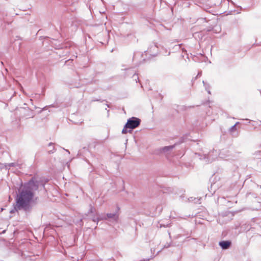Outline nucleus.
I'll list each match as a JSON object with an SVG mask.
<instances>
[{
  "label": "nucleus",
  "mask_w": 261,
  "mask_h": 261,
  "mask_svg": "<svg viewBox=\"0 0 261 261\" xmlns=\"http://www.w3.org/2000/svg\"><path fill=\"white\" fill-rule=\"evenodd\" d=\"M190 201H195L194 202L195 203H197L198 202V201L200 200V199H196L195 198H193V197H190V198L188 199Z\"/></svg>",
  "instance_id": "2eb2a0df"
},
{
  "label": "nucleus",
  "mask_w": 261,
  "mask_h": 261,
  "mask_svg": "<svg viewBox=\"0 0 261 261\" xmlns=\"http://www.w3.org/2000/svg\"><path fill=\"white\" fill-rule=\"evenodd\" d=\"M150 250L152 253L154 254L155 252V248L151 247Z\"/></svg>",
  "instance_id": "6ab92c4d"
},
{
  "label": "nucleus",
  "mask_w": 261,
  "mask_h": 261,
  "mask_svg": "<svg viewBox=\"0 0 261 261\" xmlns=\"http://www.w3.org/2000/svg\"><path fill=\"white\" fill-rule=\"evenodd\" d=\"M65 150H66V151H67V152H68V153H70V152L68 150L66 149Z\"/></svg>",
  "instance_id": "a878e982"
},
{
  "label": "nucleus",
  "mask_w": 261,
  "mask_h": 261,
  "mask_svg": "<svg viewBox=\"0 0 261 261\" xmlns=\"http://www.w3.org/2000/svg\"><path fill=\"white\" fill-rule=\"evenodd\" d=\"M140 123L141 120L137 117H132L129 118L122 130V133L125 134L127 132L130 133L132 129L137 127L140 124Z\"/></svg>",
  "instance_id": "f03ea898"
},
{
  "label": "nucleus",
  "mask_w": 261,
  "mask_h": 261,
  "mask_svg": "<svg viewBox=\"0 0 261 261\" xmlns=\"http://www.w3.org/2000/svg\"><path fill=\"white\" fill-rule=\"evenodd\" d=\"M17 165V164H16L15 163H9V164H7L6 165V167L7 168L10 169L12 167H15V166H16Z\"/></svg>",
  "instance_id": "f8f14e48"
},
{
  "label": "nucleus",
  "mask_w": 261,
  "mask_h": 261,
  "mask_svg": "<svg viewBox=\"0 0 261 261\" xmlns=\"http://www.w3.org/2000/svg\"><path fill=\"white\" fill-rule=\"evenodd\" d=\"M260 122L261 123V121H260Z\"/></svg>",
  "instance_id": "2f4dec72"
},
{
  "label": "nucleus",
  "mask_w": 261,
  "mask_h": 261,
  "mask_svg": "<svg viewBox=\"0 0 261 261\" xmlns=\"http://www.w3.org/2000/svg\"><path fill=\"white\" fill-rule=\"evenodd\" d=\"M219 156L218 151L216 150H213L208 152L206 155H205L204 159L207 163H211L215 161L217 157Z\"/></svg>",
  "instance_id": "20e7f679"
},
{
  "label": "nucleus",
  "mask_w": 261,
  "mask_h": 261,
  "mask_svg": "<svg viewBox=\"0 0 261 261\" xmlns=\"http://www.w3.org/2000/svg\"><path fill=\"white\" fill-rule=\"evenodd\" d=\"M112 219L114 221H117L118 219V215L116 213H108L107 214V218H103L104 219Z\"/></svg>",
  "instance_id": "6e6552de"
},
{
  "label": "nucleus",
  "mask_w": 261,
  "mask_h": 261,
  "mask_svg": "<svg viewBox=\"0 0 261 261\" xmlns=\"http://www.w3.org/2000/svg\"><path fill=\"white\" fill-rule=\"evenodd\" d=\"M149 258H148V259H143V261H147V260H149Z\"/></svg>",
  "instance_id": "b1692460"
},
{
  "label": "nucleus",
  "mask_w": 261,
  "mask_h": 261,
  "mask_svg": "<svg viewBox=\"0 0 261 261\" xmlns=\"http://www.w3.org/2000/svg\"><path fill=\"white\" fill-rule=\"evenodd\" d=\"M92 101H100V100L96 99H93Z\"/></svg>",
  "instance_id": "393cba45"
},
{
  "label": "nucleus",
  "mask_w": 261,
  "mask_h": 261,
  "mask_svg": "<svg viewBox=\"0 0 261 261\" xmlns=\"http://www.w3.org/2000/svg\"><path fill=\"white\" fill-rule=\"evenodd\" d=\"M228 3V6L229 7H234L237 8V9H230L231 12H236V13L238 14L240 13V10H246L248 8L246 6H245L243 4L242 2L243 1H227Z\"/></svg>",
  "instance_id": "7ed1b4c3"
},
{
  "label": "nucleus",
  "mask_w": 261,
  "mask_h": 261,
  "mask_svg": "<svg viewBox=\"0 0 261 261\" xmlns=\"http://www.w3.org/2000/svg\"><path fill=\"white\" fill-rule=\"evenodd\" d=\"M258 154L259 155V156H261V151H258L256 152L255 153V156H256V155H257Z\"/></svg>",
  "instance_id": "aec40b11"
},
{
  "label": "nucleus",
  "mask_w": 261,
  "mask_h": 261,
  "mask_svg": "<svg viewBox=\"0 0 261 261\" xmlns=\"http://www.w3.org/2000/svg\"><path fill=\"white\" fill-rule=\"evenodd\" d=\"M198 2H199V4H200V1H198Z\"/></svg>",
  "instance_id": "c756f323"
},
{
  "label": "nucleus",
  "mask_w": 261,
  "mask_h": 261,
  "mask_svg": "<svg viewBox=\"0 0 261 261\" xmlns=\"http://www.w3.org/2000/svg\"><path fill=\"white\" fill-rule=\"evenodd\" d=\"M239 124V122H237L234 125H233L232 126H231L230 129H229V131L230 132H232L235 130H236V126Z\"/></svg>",
  "instance_id": "ddd939ff"
},
{
  "label": "nucleus",
  "mask_w": 261,
  "mask_h": 261,
  "mask_svg": "<svg viewBox=\"0 0 261 261\" xmlns=\"http://www.w3.org/2000/svg\"><path fill=\"white\" fill-rule=\"evenodd\" d=\"M54 144L52 143H49L48 144V147L50 148L49 149H48V152L49 153H53L55 151V147L54 146H53Z\"/></svg>",
  "instance_id": "9b49d317"
},
{
  "label": "nucleus",
  "mask_w": 261,
  "mask_h": 261,
  "mask_svg": "<svg viewBox=\"0 0 261 261\" xmlns=\"http://www.w3.org/2000/svg\"><path fill=\"white\" fill-rule=\"evenodd\" d=\"M82 219H81L80 220V222L82 223Z\"/></svg>",
  "instance_id": "cd10ccee"
},
{
  "label": "nucleus",
  "mask_w": 261,
  "mask_h": 261,
  "mask_svg": "<svg viewBox=\"0 0 261 261\" xmlns=\"http://www.w3.org/2000/svg\"><path fill=\"white\" fill-rule=\"evenodd\" d=\"M203 83L204 86H205V90L207 91V92L208 93H210V91L209 89H208V88H207V86H206L205 83L204 81H203Z\"/></svg>",
  "instance_id": "f3484780"
},
{
  "label": "nucleus",
  "mask_w": 261,
  "mask_h": 261,
  "mask_svg": "<svg viewBox=\"0 0 261 261\" xmlns=\"http://www.w3.org/2000/svg\"><path fill=\"white\" fill-rule=\"evenodd\" d=\"M175 145H170L168 146H165L161 147L159 149L160 152L161 153H164L166 155L169 154L174 147Z\"/></svg>",
  "instance_id": "39448f33"
},
{
  "label": "nucleus",
  "mask_w": 261,
  "mask_h": 261,
  "mask_svg": "<svg viewBox=\"0 0 261 261\" xmlns=\"http://www.w3.org/2000/svg\"><path fill=\"white\" fill-rule=\"evenodd\" d=\"M94 210H95L94 208L93 207L91 206L90 207V209L89 211V213H93Z\"/></svg>",
  "instance_id": "a211bd4d"
},
{
  "label": "nucleus",
  "mask_w": 261,
  "mask_h": 261,
  "mask_svg": "<svg viewBox=\"0 0 261 261\" xmlns=\"http://www.w3.org/2000/svg\"><path fill=\"white\" fill-rule=\"evenodd\" d=\"M229 151L226 149H223L220 152L218 151L219 156L222 159H225L229 156Z\"/></svg>",
  "instance_id": "1a4fd4ad"
},
{
  "label": "nucleus",
  "mask_w": 261,
  "mask_h": 261,
  "mask_svg": "<svg viewBox=\"0 0 261 261\" xmlns=\"http://www.w3.org/2000/svg\"><path fill=\"white\" fill-rule=\"evenodd\" d=\"M169 246H170V245L168 244L167 245H165L163 247H162L161 248H160V249L157 250L156 255L158 254L159 252H160L162 250V249L163 248H168Z\"/></svg>",
  "instance_id": "4468645a"
},
{
  "label": "nucleus",
  "mask_w": 261,
  "mask_h": 261,
  "mask_svg": "<svg viewBox=\"0 0 261 261\" xmlns=\"http://www.w3.org/2000/svg\"><path fill=\"white\" fill-rule=\"evenodd\" d=\"M15 45H16V44H18V45L19 46V45H20V42H19L18 41V40H15Z\"/></svg>",
  "instance_id": "4be33fe9"
},
{
  "label": "nucleus",
  "mask_w": 261,
  "mask_h": 261,
  "mask_svg": "<svg viewBox=\"0 0 261 261\" xmlns=\"http://www.w3.org/2000/svg\"><path fill=\"white\" fill-rule=\"evenodd\" d=\"M156 244L159 245L160 244V242L159 241H157V242L156 243Z\"/></svg>",
  "instance_id": "bb28decb"
},
{
  "label": "nucleus",
  "mask_w": 261,
  "mask_h": 261,
  "mask_svg": "<svg viewBox=\"0 0 261 261\" xmlns=\"http://www.w3.org/2000/svg\"><path fill=\"white\" fill-rule=\"evenodd\" d=\"M42 183L35 178L30 180L24 188L17 195L15 198L16 203L14 210L10 211L11 213L14 211L23 210L25 213H30L32 211L31 202L34 196V192L37 191Z\"/></svg>",
  "instance_id": "f257e3e1"
},
{
  "label": "nucleus",
  "mask_w": 261,
  "mask_h": 261,
  "mask_svg": "<svg viewBox=\"0 0 261 261\" xmlns=\"http://www.w3.org/2000/svg\"><path fill=\"white\" fill-rule=\"evenodd\" d=\"M212 30L215 33H219L221 31V28L220 25H215L214 28L208 29V31Z\"/></svg>",
  "instance_id": "9d476101"
},
{
  "label": "nucleus",
  "mask_w": 261,
  "mask_h": 261,
  "mask_svg": "<svg viewBox=\"0 0 261 261\" xmlns=\"http://www.w3.org/2000/svg\"><path fill=\"white\" fill-rule=\"evenodd\" d=\"M219 246L222 249H227L231 245V242L229 241H222L219 243Z\"/></svg>",
  "instance_id": "0eeeda50"
},
{
  "label": "nucleus",
  "mask_w": 261,
  "mask_h": 261,
  "mask_svg": "<svg viewBox=\"0 0 261 261\" xmlns=\"http://www.w3.org/2000/svg\"><path fill=\"white\" fill-rule=\"evenodd\" d=\"M202 72L200 71L198 72L197 75L196 76V78H197L198 76H200L201 75Z\"/></svg>",
  "instance_id": "5701e85b"
},
{
  "label": "nucleus",
  "mask_w": 261,
  "mask_h": 261,
  "mask_svg": "<svg viewBox=\"0 0 261 261\" xmlns=\"http://www.w3.org/2000/svg\"><path fill=\"white\" fill-rule=\"evenodd\" d=\"M158 46L155 44L151 45L146 51L150 56H155L158 51Z\"/></svg>",
  "instance_id": "423d86ee"
},
{
  "label": "nucleus",
  "mask_w": 261,
  "mask_h": 261,
  "mask_svg": "<svg viewBox=\"0 0 261 261\" xmlns=\"http://www.w3.org/2000/svg\"><path fill=\"white\" fill-rule=\"evenodd\" d=\"M205 19H202V20L205 21Z\"/></svg>",
  "instance_id": "c85d7f7f"
},
{
  "label": "nucleus",
  "mask_w": 261,
  "mask_h": 261,
  "mask_svg": "<svg viewBox=\"0 0 261 261\" xmlns=\"http://www.w3.org/2000/svg\"><path fill=\"white\" fill-rule=\"evenodd\" d=\"M99 220V218H95V217H94V218H93V221L94 222H96V221H97V222H98Z\"/></svg>",
  "instance_id": "412c9836"
},
{
  "label": "nucleus",
  "mask_w": 261,
  "mask_h": 261,
  "mask_svg": "<svg viewBox=\"0 0 261 261\" xmlns=\"http://www.w3.org/2000/svg\"><path fill=\"white\" fill-rule=\"evenodd\" d=\"M198 2H199V4H200V1H198Z\"/></svg>",
  "instance_id": "7c9ffc66"
},
{
  "label": "nucleus",
  "mask_w": 261,
  "mask_h": 261,
  "mask_svg": "<svg viewBox=\"0 0 261 261\" xmlns=\"http://www.w3.org/2000/svg\"><path fill=\"white\" fill-rule=\"evenodd\" d=\"M133 77L134 80L137 83V81L139 80V77L138 76V74H137L136 73L134 74Z\"/></svg>",
  "instance_id": "dca6fc26"
}]
</instances>
